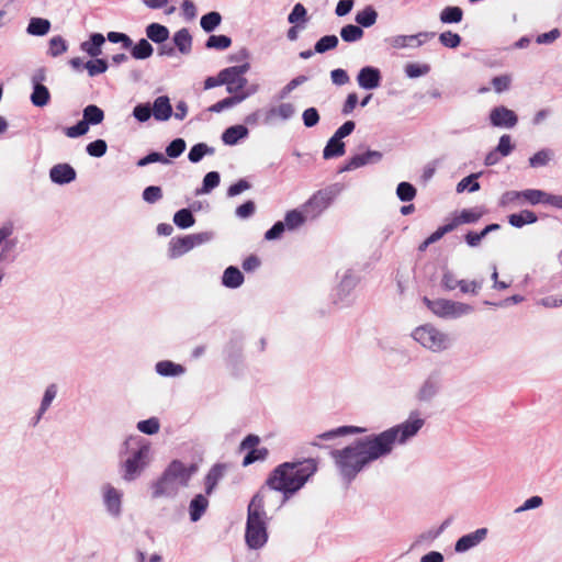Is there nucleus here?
Masks as SVG:
<instances>
[{"label":"nucleus","mask_w":562,"mask_h":562,"mask_svg":"<svg viewBox=\"0 0 562 562\" xmlns=\"http://www.w3.org/2000/svg\"><path fill=\"white\" fill-rule=\"evenodd\" d=\"M425 425L418 412H412L407 420L378 435L353 441V476L371 462L389 456L396 443L404 445Z\"/></svg>","instance_id":"nucleus-1"},{"label":"nucleus","mask_w":562,"mask_h":562,"mask_svg":"<svg viewBox=\"0 0 562 562\" xmlns=\"http://www.w3.org/2000/svg\"><path fill=\"white\" fill-rule=\"evenodd\" d=\"M232 45V40L227 35H211L205 46L207 48H214L218 50H223L228 48Z\"/></svg>","instance_id":"nucleus-49"},{"label":"nucleus","mask_w":562,"mask_h":562,"mask_svg":"<svg viewBox=\"0 0 562 562\" xmlns=\"http://www.w3.org/2000/svg\"><path fill=\"white\" fill-rule=\"evenodd\" d=\"M173 223L180 228H189L195 223V218L190 210L181 209L176 212Z\"/></svg>","instance_id":"nucleus-42"},{"label":"nucleus","mask_w":562,"mask_h":562,"mask_svg":"<svg viewBox=\"0 0 562 562\" xmlns=\"http://www.w3.org/2000/svg\"><path fill=\"white\" fill-rule=\"evenodd\" d=\"M463 18V10L457 5H449L441 10L439 19L445 24L460 23Z\"/></svg>","instance_id":"nucleus-29"},{"label":"nucleus","mask_w":562,"mask_h":562,"mask_svg":"<svg viewBox=\"0 0 562 562\" xmlns=\"http://www.w3.org/2000/svg\"><path fill=\"white\" fill-rule=\"evenodd\" d=\"M522 200L530 203L531 205H536L539 203H544L547 192L538 189H527L521 191Z\"/></svg>","instance_id":"nucleus-51"},{"label":"nucleus","mask_w":562,"mask_h":562,"mask_svg":"<svg viewBox=\"0 0 562 562\" xmlns=\"http://www.w3.org/2000/svg\"><path fill=\"white\" fill-rule=\"evenodd\" d=\"M108 149V145L103 139H97L87 145V153L92 157H102Z\"/></svg>","instance_id":"nucleus-61"},{"label":"nucleus","mask_w":562,"mask_h":562,"mask_svg":"<svg viewBox=\"0 0 562 562\" xmlns=\"http://www.w3.org/2000/svg\"><path fill=\"white\" fill-rule=\"evenodd\" d=\"M295 113V106L291 102L280 103L268 112L270 119L289 120Z\"/></svg>","instance_id":"nucleus-30"},{"label":"nucleus","mask_w":562,"mask_h":562,"mask_svg":"<svg viewBox=\"0 0 562 562\" xmlns=\"http://www.w3.org/2000/svg\"><path fill=\"white\" fill-rule=\"evenodd\" d=\"M441 386L442 372L439 369H435L419 386L416 393V400L424 403L430 402L440 392Z\"/></svg>","instance_id":"nucleus-10"},{"label":"nucleus","mask_w":562,"mask_h":562,"mask_svg":"<svg viewBox=\"0 0 562 562\" xmlns=\"http://www.w3.org/2000/svg\"><path fill=\"white\" fill-rule=\"evenodd\" d=\"M49 177L55 183L66 184L76 179V171L68 164H57L50 169Z\"/></svg>","instance_id":"nucleus-15"},{"label":"nucleus","mask_w":562,"mask_h":562,"mask_svg":"<svg viewBox=\"0 0 562 562\" xmlns=\"http://www.w3.org/2000/svg\"><path fill=\"white\" fill-rule=\"evenodd\" d=\"M105 38L101 33H93L89 41L81 43L80 48L91 57L101 55V46L104 44Z\"/></svg>","instance_id":"nucleus-21"},{"label":"nucleus","mask_w":562,"mask_h":562,"mask_svg":"<svg viewBox=\"0 0 562 562\" xmlns=\"http://www.w3.org/2000/svg\"><path fill=\"white\" fill-rule=\"evenodd\" d=\"M333 198L330 191L319 190L302 205V209L308 220H314L330 205Z\"/></svg>","instance_id":"nucleus-9"},{"label":"nucleus","mask_w":562,"mask_h":562,"mask_svg":"<svg viewBox=\"0 0 562 562\" xmlns=\"http://www.w3.org/2000/svg\"><path fill=\"white\" fill-rule=\"evenodd\" d=\"M382 159V153L378 150H367L363 154L353 155V169L367 165H373Z\"/></svg>","instance_id":"nucleus-25"},{"label":"nucleus","mask_w":562,"mask_h":562,"mask_svg":"<svg viewBox=\"0 0 562 562\" xmlns=\"http://www.w3.org/2000/svg\"><path fill=\"white\" fill-rule=\"evenodd\" d=\"M186 149V142L182 138L173 139L166 148V154L170 158L179 157Z\"/></svg>","instance_id":"nucleus-60"},{"label":"nucleus","mask_w":562,"mask_h":562,"mask_svg":"<svg viewBox=\"0 0 562 562\" xmlns=\"http://www.w3.org/2000/svg\"><path fill=\"white\" fill-rule=\"evenodd\" d=\"M173 42L182 54H189L192 48V36L188 29H181L173 35Z\"/></svg>","instance_id":"nucleus-27"},{"label":"nucleus","mask_w":562,"mask_h":562,"mask_svg":"<svg viewBox=\"0 0 562 562\" xmlns=\"http://www.w3.org/2000/svg\"><path fill=\"white\" fill-rule=\"evenodd\" d=\"M153 115L158 121H167L172 114V108L169 98L166 95L158 97L151 109Z\"/></svg>","instance_id":"nucleus-19"},{"label":"nucleus","mask_w":562,"mask_h":562,"mask_svg":"<svg viewBox=\"0 0 562 562\" xmlns=\"http://www.w3.org/2000/svg\"><path fill=\"white\" fill-rule=\"evenodd\" d=\"M146 35L155 43H164L169 37V30L159 23H151L146 27Z\"/></svg>","instance_id":"nucleus-28"},{"label":"nucleus","mask_w":562,"mask_h":562,"mask_svg":"<svg viewBox=\"0 0 562 562\" xmlns=\"http://www.w3.org/2000/svg\"><path fill=\"white\" fill-rule=\"evenodd\" d=\"M147 453V448H139L131 458H128L124 463L126 480L134 479V475L139 471L143 464V459Z\"/></svg>","instance_id":"nucleus-17"},{"label":"nucleus","mask_w":562,"mask_h":562,"mask_svg":"<svg viewBox=\"0 0 562 562\" xmlns=\"http://www.w3.org/2000/svg\"><path fill=\"white\" fill-rule=\"evenodd\" d=\"M269 451L267 448H256L249 450L243 460V465L248 467L256 461H262L267 458Z\"/></svg>","instance_id":"nucleus-53"},{"label":"nucleus","mask_w":562,"mask_h":562,"mask_svg":"<svg viewBox=\"0 0 562 562\" xmlns=\"http://www.w3.org/2000/svg\"><path fill=\"white\" fill-rule=\"evenodd\" d=\"M248 130L244 125H234L225 130L222 139L226 145H235L239 139L247 136Z\"/></svg>","instance_id":"nucleus-23"},{"label":"nucleus","mask_w":562,"mask_h":562,"mask_svg":"<svg viewBox=\"0 0 562 562\" xmlns=\"http://www.w3.org/2000/svg\"><path fill=\"white\" fill-rule=\"evenodd\" d=\"M221 21H222L221 14L216 11H212V12L204 14L201 18L200 24H201V27L205 32L209 33V32H212L213 30H215L221 24Z\"/></svg>","instance_id":"nucleus-43"},{"label":"nucleus","mask_w":562,"mask_h":562,"mask_svg":"<svg viewBox=\"0 0 562 562\" xmlns=\"http://www.w3.org/2000/svg\"><path fill=\"white\" fill-rule=\"evenodd\" d=\"M82 119L90 125H98L104 120V112L94 104H89L83 109Z\"/></svg>","instance_id":"nucleus-33"},{"label":"nucleus","mask_w":562,"mask_h":562,"mask_svg":"<svg viewBox=\"0 0 562 562\" xmlns=\"http://www.w3.org/2000/svg\"><path fill=\"white\" fill-rule=\"evenodd\" d=\"M269 492L261 487L251 498L247 508L245 540L250 549H260L268 541L266 498Z\"/></svg>","instance_id":"nucleus-3"},{"label":"nucleus","mask_w":562,"mask_h":562,"mask_svg":"<svg viewBox=\"0 0 562 562\" xmlns=\"http://www.w3.org/2000/svg\"><path fill=\"white\" fill-rule=\"evenodd\" d=\"M247 95H248L247 93H241V94H236V95L225 98V99L214 103L213 105H211L209 108V111L215 112V113L222 112L225 109L232 108V106L240 103L243 100H245L247 98Z\"/></svg>","instance_id":"nucleus-37"},{"label":"nucleus","mask_w":562,"mask_h":562,"mask_svg":"<svg viewBox=\"0 0 562 562\" xmlns=\"http://www.w3.org/2000/svg\"><path fill=\"white\" fill-rule=\"evenodd\" d=\"M50 22L42 18H32L27 25V33L31 35L43 36L48 33Z\"/></svg>","instance_id":"nucleus-36"},{"label":"nucleus","mask_w":562,"mask_h":562,"mask_svg":"<svg viewBox=\"0 0 562 562\" xmlns=\"http://www.w3.org/2000/svg\"><path fill=\"white\" fill-rule=\"evenodd\" d=\"M349 134H351V121L345 122L329 138L323 150L324 159L341 157L346 151V146L342 142V138Z\"/></svg>","instance_id":"nucleus-8"},{"label":"nucleus","mask_w":562,"mask_h":562,"mask_svg":"<svg viewBox=\"0 0 562 562\" xmlns=\"http://www.w3.org/2000/svg\"><path fill=\"white\" fill-rule=\"evenodd\" d=\"M204 241L202 234L187 235L183 237L172 238L169 244V254L171 258H178L196 245Z\"/></svg>","instance_id":"nucleus-11"},{"label":"nucleus","mask_w":562,"mask_h":562,"mask_svg":"<svg viewBox=\"0 0 562 562\" xmlns=\"http://www.w3.org/2000/svg\"><path fill=\"white\" fill-rule=\"evenodd\" d=\"M89 130V124L82 119L76 125L67 127L65 134L70 138H76L85 135Z\"/></svg>","instance_id":"nucleus-63"},{"label":"nucleus","mask_w":562,"mask_h":562,"mask_svg":"<svg viewBox=\"0 0 562 562\" xmlns=\"http://www.w3.org/2000/svg\"><path fill=\"white\" fill-rule=\"evenodd\" d=\"M481 176V172L479 173H471L470 176L463 178L458 184H457V191L462 192L464 190H469L470 192H475L480 190V183L476 181V179Z\"/></svg>","instance_id":"nucleus-47"},{"label":"nucleus","mask_w":562,"mask_h":562,"mask_svg":"<svg viewBox=\"0 0 562 562\" xmlns=\"http://www.w3.org/2000/svg\"><path fill=\"white\" fill-rule=\"evenodd\" d=\"M338 42L339 41L336 35H326L316 42L314 49L316 53L323 54V53H326L327 50L336 48L338 45Z\"/></svg>","instance_id":"nucleus-44"},{"label":"nucleus","mask_w":562,"mask_h":562,"mask_svg":"<svg viewBox=\"0 0 562 562\" xmlns=\"http://www.w3.org/2000/svg\"><path fill=\"white\" fill-rule=\"evenodd\" d=\"M434 36V32H420L416 35H396L390 38V44L395 48H404L407 46L419 47L425 40Z\"/></svg>","instance_id":"nucleus-14"},{"label":"nucleus","mask_w":562,"mask_h":562,"mask_svg":"<svg viewBox=\"0 0 562 562\" xmlns=\"http://www.w3.org/2000/svg\"><path fill=\"white\" fill-rule=\"evenodd\" d=\"M222 282L226 288L235 289L243 284L244 276L236 267H228L223 273Z\"/></svg>","instance_id":"nucleus-24"},{"label":"nucleus","mask_w":562,"mask_h":562,"mask_svg":"<svg viewBox=\"0 0 562 562\" xmlns=\"http://www.w3.org/2000/svg\"><path fill=\"white\" fill-rule=\"evenodd\" d=\"M318 462L307 458L277 465L268 475L265 490L282 493L283 501L296 494L317 472Z\"/></svg>","instance_id":"nucleus-2"},{"label":"nucleus","mask_w":562,"mask_h":562,"mask_svg":"<svg viewBox=\"0 0 562 562\" xmlns=\"http://www.w3.org/2000/svg\"><path fill=\"white\" fill-rule=\"evenodd\" d=\"M412 336L423 347L434 352L443 351L451 345L450 337L430 324L417 327Z\"/></svg>","instance_id":"nucleus-5"},{"label":"nucleus","mask_w":562,"mask_h":562,"mask_svg":"<svg viewBox=\"0 0 562 562\" xmlns=\"http://www.w3.org/2000/svg\"><path fill=\"white\" fill-rule=\"evenodd\" d=\"M89 130V124L82 119L76 125L67 127L65 134L70 138H76L85 135Z\"/></svg>","instance_id":"nucleus-64"},{"label":"nucleus","mask_w":562,"mask_h":562,"mask_svg":"<svg viewBox=\"0 0 562 562\" xmlns=\"http://www.w3.org/2000/svg\"><path fill=\"white\" fill-rule=\"evenodd\" d=\"M482 216V212L476 209H464L460 214L454 217L450 224L454 225V228L460 224H472L476 223Z\"/></svg>","instance_id":"nucleus-31"},{"label":"nucleus","mask_w":562,"mask_h":562,"mask_svg":"<svg viewBox=\"0 0 562 562\" xmlns=\"http://www.w3.org/2000/svg\"><path fill=\"white\" fill-rule=\"evenodd\" d=\"M357 80L361 88L368 90L374 89L380 85V70L378 68L367 66L359 71Z\"/></svg>","instance_id":"nucleus-16"},{"label":"nucleus","mask_w":562,"mask_h":562,"mask_svg":"<svg viewBox=\"0 0 562 562\" xmlns=\"http://www.w3.org/2000/svg\"><path fill=\"white\" fill-rule=\"evenodd\" d=\"M306 220H308V217L304 213L303 209L301 211L292 210L285 214L284 225L289 229H294L301 226Z\"/></svg>","instance_id":"nucleus-40"},{"label":"nucleus","mask_w":562,"mask_h":562,"mask_svg":"<svg viewBox=\"0 0 562 562\" xmlns=\"http://www.w3.org/2000/svg\"><path fill=\"white\" fill-rule=\"evenodd\" d=\"M227 469L226 464L217 463L214 464L205 476V492L206 494H211L218 481L224 476V473Z\"/></svg>","instance_id":"nucleus-20"},{"label":"nucleus","mask_w":562,"mask_h":562,"mask_svg":"<svg viewBox=\"0 0 562 562\" xmlns=\"http://www.w3.org/2000/svg\"><path fill=\"white\" fill-rule=\"evenodd\" d=\"M521 200H522L521 191L510 190V191H506L502 194V196L499 199V205L505 207V206H509L515 203H520Z\"/></svg>","instance_id":"nucleus-59"},{"label":"nucleus","mask_w":562,"mask_h":562,"mask_svg":"<svg viewBox=\"0 0 562 562\" xmlns=\"http://www.w3.org/2000/svg\"><path fill=\"white\" fill-rule=\"evenodd\" d=\"M159 428H160V424H159L158 418H156V417H151L146 420H140L137 424V429L140 432L146 434V435L157 434L159 431Z\"/></svg>","instance_id":"nucleus-52"},{"label":"nucleus","mask_w":562,"mask_h":562,"mask_svg":"<svg viewBox=\"0 0 562 562\" xmlns=\"http://www.w3.org/2000/svg\"><path fill=\"white\" fill-rule=\"evenodd\" d=\"M430 71L428 64H407L405 66V74L409 78H417L425 76Z\"/></svg>","instance_id":"nucleus-54"},{"label":"nucleus","mask_w":562,"mask_h":562,"mask_svg":"<svg viewBox=\"0 0 562 562\" xmlns=\"http://www.w3.org/2000/svg\"><path fill=\"white\" fill-rule=\"evenodd\" d=\"M537 221L538 216L530 210H522L519 213L508 215V223L516 228H521L527 224H533Z\"/></svg>","instance_id":"nucleus-22"},{"label":"nucleus","mask_w":562,"mask_h":562,"mask_svg":"<svg viewBox=\"0 0 562 562\" xmlns=\"http://www.w3.org/2000/svg\"><path fill=\"white\" fill-rule=\"evenodd\" d=\"M207 506H209L207 498L202 494H198L190 503L191 520L198 521L202 517V515L205 513Z\"/></svg>","instance_id":"nucleus-26"},{"label":"nucleus","mask_w":562,"mask_h":562,"mask_svg":"<svg viewBox=\"0 0 562 562\" xmlns=\"http://www.w3.org/2000/svg\"><path fill=\"white\" fill-rule=\"evenodd\" d=\"M153 52L151 44L147 40L142 38L132 47L131 54L135 59H146L153 55Z\"/></svg>","instance_id":"nucleus-39"},{"label":"nucleus","mask_w":562,"mask_h":562,"mask_svg":"<svg viewBox=\"0 0 562 562\" xmlns=\"http://www.w3.org/2000/svg\"><path fill=\"white\" fill-rule=\"evenodd\" d=\"M554 157V151L550 148H543L529 158V165L532 168L547 166Z\"/></svg>","instance_id":"nucleus-34"},{"label":"nucleus","mask_w":562,"mask_h":562,"mask_svg":"<svg viewBox=\"0 0 562 562\" xmlns=\"http://www.w3.org/2000/svg\"><path fill=\"white\" fill-rule=\"evenodd\" d=\"M396 195L403 202H409L416 196V189L409 182H401L396 188Z\"/></svg>","instance_id":"nucleus-48"},{"label":"nucleus","mask_w":562,"mask_h":562,"mask_svg":"<svg viewBox=\"0 0 562 562\" xmlns=\"http://www.w3.org/2000/svg\"><path fill=\"white\" fill-rule=\"evenodd\" d=\"M93 60L86 63L85 68L88 70L90 77L103 74L108 70V63L105 59L93 57Z\"/></svg>","instance_id":"nucleus-50"},{"label":"nucleus","mask_w":562,"mask_h":562,"mask_svg":"<svg viewBox=\"0 0 562 562\" xmlns=\"http://www.w3.org/2000/svg\"><path fill=\"white\" fill-rule=\"evenodd\" d=\"M50 94L48 89L38 81L34 85V90L31 94V101L36 106H44L48 103Z\"/></svg>","instance_id":"nucleus-35"},{"label":"nucleus","mask_w":562,"mask_h":562,"mask_svg":"<svg viewBox=\"0 0 562 562\" xmlns=\"http://www.w3.org/2000/svg\"><path fill=\"white\" fill-rule=\"evenodd\" d=\"M220 173L216 171H210L205 175L201 189L198 190V194L209 193L211 190L220 184Z\"/></svg>","instance_id":"nucleus-46"},{"label":"nucleus","mask_w":562,"mask_h":562,"mask_svg":"<svg viewBox=\"0 0 562 562\" xmlns=\"http://www.w3.org/2000/svg\"><path fill=\"white\" fill-rule=\"evenodd\" d=\"M68 45L65 38L60 35L54 36L49 41L48 54L52 57H57L67 52Z\"/></svg>","instance_id":"nucleus-45"},{"label":"nucleus","mask_w":562,"mask_h":562,"mask_svg":"<svg viewBox=\"0 0 562 562\" xmlns=\"http://www.w3.org/2000/svg\"><path fill=\"white\" fill-rule=\"evenodd\" d=\"M331 456L336 461L337 467L340 469L341 473L349 477L351 474V447L346 446L341 450L331 451Z\"/></svg>","instance_id":"nucleus-18"},{"label":"nucleus","mask_w":562,"mask_h":562,"mask_svg":"<svg viewBox=\"0 0 562 562\" xmlns=\"http://www.w3.org/2000/svg\"><path fill=\"white\" fill-rule=\"evenodd\" d=\"M487 533H488L487 528L483 527V528L476 529L473 532H470V533H467V535L460 537L454 544L456 552L462 553V552H465V551L476 547L483 540H485Z\"/></svg>","instance_id":"nucleus-13"},{"label":"nucleus","mask_w":562,"mask_h":562,"mask_svg":"<svg viewBox=\"0 0 562 562\" xmlns=\"http://www.w3.org/2000/svg\"><path fill=\"white\" fill-rule=\"evenodd\" d=\"M378 19V12L372 5L366 7L363 10L359 11L356 16L355 21L362 27H370L372 26Z\"/></svg>","instance_id":"nucleus-32"},{"label":"nucleus","mask_w":562,"mask_h":562,"mask_svg":"<svg viewBox=\"0 0 562 562\" xmlns=\"http://www.w3.org/2000/svg\"><path fill=\"white\" fill-rule=\"evenodd\" d=\"M156 371L164 376H175L182 374L184 372V368L181 364L165 360L156 364Z\"/></svg>","instance_id":"nucleus-38"},{"label":"nucleus","mask_w":562,"mask_h":562,"mask_svg":"<svg viewBox=\"0 0 562 562\" xmlns=\"http://www.w3.org/2000/svg\"><path fill=\"white\" fill-rule=\"evenodd\" d=\"M512 85V76L510 75H501L496 76L492 79V86L497 93H502L507 91Z\"/></svg>","instance_id":"nucleus-56"},{"label":"nucleus","mask_w":562,"mask_h":562,"mask_svg":"<svg viewBox=\"0 0 562 562\" xmlns=\"http://www.w3.org/2000/svg\"><path fill=\"white\" fill-rule=\"evenodd\" d=\"M490 121L493 126L513 128L517 125L518 116L513 110L498 105L492 109Z\"/></svg>","instance_id":"nucleus-12"},{"label":"nucleus","mask_w":562,"mask_h":562,"mask_svg":"<svg viewBox=\"0 0 562 562\" xmlns=\"http://www.w3.org/2000/svg\"><path fill=\"white\" fill-rule=\"evenodd\" d=\"M196 471L195 465L186 467L181 461H172L161 479L154 485L153 496H169L177 493L179 486H187L191 475Z\"/></svg>","instance_id":"nucleus-4"},{"label":"nucleus","mask_w":562,"mask_h":562,"mask_svg":"<svg viewBox=\"0 0 562 562\" xmlns=\"http://www.w3.org/2000/svg\"><path fill=\"white\" fill-rule=\"evenodd\" d=\"M248 63L223 69V85L226 86L227 92L232 93L233 95L245 93L244 89L248 81L244 75L248 71Z\"/></svg>","instance_id":"nucleus-7"},{"label":"nucleus","mask_w":562,"mask_h":562,"mask_svg":"<svg viewBox=\"0 0 562 562\" xmlns=\"http://www.w3.org/2000/svg\"><path fill=\"white\" fill-rule=\"evenodd\" d=\"M211 151L212 149H210L206 144L199 143L190 149L188 158L191 162H198L203 158L204 155Z\"/></svg>","instance_id":"nucleus-58"},{"label":"nucleus","mask_w":562,"mask_h":562,"mask_svg":"<svg viewBox=\"0 0 562 562\" xmlns=\"http://www.w3.org/2000/svg\"><path fill=\"white\" fill-rule=\"evenodd\" d=\"M105 504L111 513L117 514L121 505V494L112 486H108L104 494Z\"/></svg>","instance_id":"nucleus-41"},{"label":"nucleus","mask_w":562,"mask_h":562,"mask_svg":"<svg viewBox=\"0 0 562 562\" xmlns=\"http://www.w3.org/2000/svg\"><path fill=\"white\" fill-rule=\"evenodd\" d=\"M162 198V190L158 186H149L143 191V199L147 203L154 204Z\"/></svg>","instance_id":"nucleus-62"},{"label":"nucleus","mask_w":562,"mask_h":562,"mask_svg":"<svg viewBox=\"0 0 562 562\" xmlns=\"http://www.w3.org/2000/svg\"><path fill=\"white\" fill-rule=\"evenodd\" d=\"M440 536V530L429 529L423 533H420L412 544V549L424 543L430 544L434 540H436Z\"/></svg>","instance_id":"nucleus-57"},{"label":"nucleus","mask_w":562,"mask_h":562,"mask_svg":"<svg viewBox=\"0 0 562 562\" xmlns=\"http://www.w3.org/2000/svg\"><path fill=\"white\" fill-rule=\"evenodd\" d=\"M426 306L437 316L442 318H458L473 312V307L462 302L446 299L430 300L424 297Z\"/></svg>","instance_id":"nucleus-6"},{"label":"nucleus","mask_w":562,"mask_h":562,"mask_svg":"<svg viewBox=\"0 0 562 562\" xmlns=\"http://www.w3.org/2000/svg\"><path fill=\"white\" fill-rule=\"evenodd\" d=\"M439 42L448 48H457L461 44V36L451 31H446L439 35Z\"/></svg>","instance_id":"nucleus-55"}]
</instances>
